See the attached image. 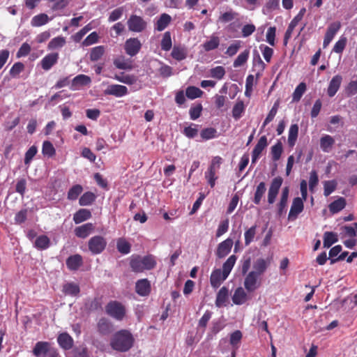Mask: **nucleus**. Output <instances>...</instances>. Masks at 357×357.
I'll return each mask as SVG.
<instances>
[{"label": "nucleus", "mask_w": 357, "mask_h": 357, "mask_svg": "<svg viewBox=\"0 0 357 357\" xmlns=\"http://www.w3.org/2000/svg\"><path fill=\"white\" fill-rule=\"evenodd\" d=\"M304 208L303 199L301 197H295L289 213L288 218L289 220L296 219Z\"/></svg>", "instance_id": "nucleus-11"}, {"label": "nucleus", "mask_w": 357, "mask_h": 357, "mask_svg": "<svg viewBox=\"0 0 357 357\" xmlns=\"http://www.w3.org/2000/svg\"><path fill=\"white\" fill-rule=\"evenodd\" d=\"M249 55L250 50L248 49L245 50L243 52L239 54L236 59L234 60L233 66L234 68H238L243 66L247 62L249 58Z\"/></svg>", "instance_id": "nucleus-43"}, {"label": "nucleus", "mask_w": 357, "mask_h": 357, "mask_svg": "<svg viewBox=\"0 0 357 357\" xmlns=\"http://www.w3.org/2000/svg\"><path fill=\"white\" fill-rule=\"evenodd\" d=\"M248 300V295L242 287H238L232 296V301L236 305H242Z\"/></svg>", "instance_id": "nucleus-25"}, {"label": "nucleus", "mask_w": 357, "mask_h": 357, "mask_svg": "<svg viewBox=\"0 0 357 357\" xmlns=\"http://www.w3.org/2000/svg\"><path fill=\"white\" fill-rule=\"evenodd\" d=\"M57 342L62 349L69 350L73 347L74 341L68 333L64 332L58 335Z\"/></svg>", "instance_id": "nucleus-19"}, {"label": "nucleus", "mask_w": 357, "mask_h": 357, "mask_svg": "<svg viewBox=\"0 0 357 357\" xmlns=\"http://www.w3.org/2000/svg\"><path fill=\"white\" fill-rule=\"evenodd\" d=\"M114 78L122 83L132 85L137 82V77L134 75H126L124 73H121L119 75H115Z\"/></svg>", "instance_id": "nucleus-36"}, {"label": "nucleus", "mask_w": 357, "mask_h": 357, "mask_svg": "<svg viewBox=\"0 0 357 357\" xmlns=\"http://www.w3.org/2000/svg\"><path fill=\"white\" fill-rule=\"evenodd\" d=\"M127 25L130 31L141 33L146 30L147 22L142 17L132 14L128 18Z\"/></svg>", "instance_id": "nucleus-5"}, {"label": "nucleus", "mask_w": 357, "mask_h": 357, "mask_svg": "<svg viewBox=\"0 0 357 357\" xmlns=\"http://www.w3.org/2000/svg\"><path fill=\"white\" fill-rule=\"evenodd\" d=\"M50 347L51 344L50 342L40 341L35 344L32 352L36 356H40L41 355L44 356Z\"/></svg>", "instance_id": "nucleus-26"}, {"label": "nucleus", "mask_w": 357, "mask_h": 357, "mask_svg": "<svg viewBox=\"0 0 357 357\" xmlns=\"http://www.w3.org/2000/svg\"><path fill=\"white\" fill-rule=\"evenodd\" d=\"M160 45L162 50L166 52L170 50L172 46V43L169 31H166L164 33Z\"/></svg>", "instance_id": "nucleus-55"}, {"label": "nucleus", "mask_w": 357, "mask_h": 357, "mask_svg": "<svg viewBox=\"0 0 357 357\" xmlns=\"http://www.w3.org/2000/svg\"><path fill=\"white\" fill-rule=\"evenodd\" d=\"M42 153L45 156H47L48 158H52L56 154V150L51 142H43L42 146Z\"/></svg>", "instance_id": "nucleus-45"}, {"label": "nucleus", "mask_w": 357, "mask_h": 357, "mask_svg": "<svg viewBox=\"0 0 357 357\" xmlns=\"http://www.w3.org/2000/svg\"><path fill=\"white\" fill-rule=\"evenodd\" d=\"M156 266V261L152 255L141 257L132 255L130 260V266L133 272L142 273L145 270H151Z\"/></svg>", "instance_id": "nucleus-2"}, {"label": "nucleus", "mask_w": 357, "mask_h": 357, "mask_svg": "<svg viewBox=\"0 0 357 357\" xmlns=\"http://www.w3.org/2000/svg\"><path fill=\"white\" fill-rule=\"evenodd\" d=\"M269 262L264 259H257L253 264V270L252 273L261 276L267 269Z\"/></svg>", "instance_id": "nucleus-21"}, {"label": "nucleus", "mask_w": 357, "mask_h": 357, "mask_svg": "<svg viewBox=\"0 0 357 357\" xmlns=\"http://www.w3.org/2000/svg\"><path fill=\"white\" fill-rule=\"evenodd\" d=\"M134 338L127 330L117 331L112 337L111 347L117 351L125 352L128 351L133 345Z\"/></svg>", "instance_id": "nucleus-1"}, {"label": "nucleus", "mask_w": 357, "mask_h": 357, "mask_svg": "<svg viewBox=\"0 0 357 357\" xmlns=\"http://www.w3.org/2000/svg\"><path fill=\"white\" fill-rule=\"evenodd\" d=\"M233 245L232 239L228 238L221 242L217 248L216 255L218 258L221 259L226 257L231 251Z\"/></svg>", "instance_id": "nucleus-16"}, {"label": "nucleus", "mask_w": 357, "mask_h": 357, "mask_svg": "<svg viewBox=\"0 0 357 357\" xmlns=\"http://www.w3.org/2000/svg\"><path fill=\"white\" fill-rule=\"evenodd\" d=\"M245 110V106L243 101H238L232 109V116L235 119H238L241 117L243 112Z\"/></svg>", "instance_id": "nucleus-56"}, {"label": "nucleus", "mask_w": 357, "mask_h": 357, "mask_svg": "<svg viewBox=\"0 0 357 357\" xmlns=\"http://www.w3.org/2000/svg\"><path fill=\"white\" fill-rule=\"evenodd\" d=\"M66 44V39L63 36H57L52 38L48 43L47 48L50 50L61 48Z\"/></svg>", "instance_id": "nucleus-41"}, {"label": "nucleus", "mask_w": 357, "mask_h": 357, "mask_svg": "<svg viewBox=\"0 0 357 357\" xmlns=\"http://www.w3.org/2000/svg\"><path fill=\"white\" fill-rule=\"evenodd\" d=\"M347 43V39L344 36H341L340 39L335 43L333 51L337 54H342L344 51Z\"/></svg>", "instance_id": "nucleus-57"}, {"label": "nucleus", "mask_w": 357, "mask_h": 357, "mask_svg": "<svg viewBox=\"0 0 357 357\" xmlns=\"http://www.w3.org/2000/svg\"><path fill=\"white\" fill-rule=\"evenodd\" d=\"M220 38L215 34H212L208 40L202 44V47L206 52H210L217 49L220 45Z\"/></svg>", "instance_id": "nucleus-23"}, {"label": "nucleus", "mask_w": 357, "mask_h": 357, "mask_svg": "<svg viewBox=\"0 0 357 357\" xmlns=\"http://www.w3.org/2000/svg\"><path fill=\"white\" fill-rule=\"evenodd\" d=\"M171 20L172 18L168 14H162L155 23V29L158 31H163L169 25Z\"/></svg>", "instance_id": "nucleus-31"}, {"label": "nucleus", "mask_w": 357, "mask_h": 357, "mask_svg": "<svg viewBox=\"0 0 357 357\" xmlns=\"http://www.w3.org/2000/svg\"><path fill=\"white\" fill-rule=\"evenodd\" d=\"M338 241L337 235L332 231H326L324 234V247L330 248Z\"/></svg>", "instance_id": "nucleus-44"}, {"label": "nucleus", "mask_w": 357, "mask_h": 357, "mask_svg": "<svg viewBox=\"0 0 357 357\" xmlns=\"http://www.w3.org/2000/svg\"><path fill=\"white\" fill-rule=\"evenodd\" d=\"M257 225L252 226L244 233L245 245H249L253 241L256 235Z\"/></svg>", "instance_id": "nucleus-54"}, {"label": "nucleus", "mask_w": 357, "mask_h": 357, "mask_svg": "<svg viewBox=\"0 0 357 357\" xmlns=\"http://www.w3.org/2000/svg\"><path fill=\"white\" fill-rule=\"evenodd\" d=\"M228 297V289L225 287H222L217 294L215 305L218 307H222L227 301Z\"/></svg>", "instance_id": "nucleus-37"}, {"label": "nucleus", "mask_w": 357, "mask_h": 357, "mask_svg": "<svg viewBox=\"0 0 357 357\" xmlns=\"http://www.w3.org/2000/svg\"><path fill=\"white\" fill-rule=\"evenodd\" d=\"M346 204V199L344 197H339L329 204V211L332 213H337L344 208Z\"/></svg>", "instance_id": "nucleus-30"}, {"label": "nucleus", "mask_w": 357, "mask_h": 357, "mask_svg": "<svg viewBox=\"0 0 357 357\" xmlns=\"http://www.w3.org/2000/svg\"><path fill=\"white\" fill-rule=\"evenodd\" d=\"M96 198L93 192H86L80 197L79 204L80 206H89L95 202Z\"/></svg>", "instance_id": "nucleus-42"}, {"label": "nucleus", "mask_w": 357, "mask_h": 357, "mask_svg": "<svg viewBox=\"0 0 357 357\" xmlns=\"http://www.w3.org/2000/svg\"><path fill=\"white\" fill-rule=\"evenodd\" d=\"M259 49L266 61L269 63L273 54V50L264 44L259 45Z\"/></svg>", "instance_id": "nucleus-59"}, {"label": "nucleus", "mask_w": 357, "mask_h": 357, "mask_svg": "<svg viewBox=\"0 0 357 357\" xmlns=\"http://www.w3.org/2000/svg\"><path fill=\"white\" fill-rule=\"evenodd\" d=\"M59 58L57 52L47 54L40 61L42 68L46 71L50 70L58 62Z\"/></svg>", "instance_id": "nucleus-15"}, {"label": "nucleus", "mask_w": 357, "mask_h": 357, "mask_svg": "<svg viewBox=\"0 0 357 357\" xmlns=\"http://www.w3.org/2000/svg\"><path fill=\"white\" fill-rule=\"evenodd\" d=\"M82 191V186L79 184H76L69 189L67 197L69 200H76Z\"/></svg>", "instance_id": "nucleus-47"}, {"label": "nucleus", "mask_w": 357, "mask_h": 357, "mask_svg": "<svg viewBox=\"0 0 357 357\" xmlns=\"http://www.w3.org/2000/svg\"><path fill=\"white\" fill-rule=\"evenodd\" d=\"M337 187V182L335 180L326 181L324 183V195L326 197L329 196Z\"/></svg>", "instance_id": "nucleus-58"}, {"label": "nucleus", "mask_w": 357, "mask_h": 357, "mask_svg": "<svg viewBox=\"0 0 357 357\" xmlns=\"http://www.w3.org/2000/svg\"><path fill=\"white\" fill-rule=\"evenodd\" d=\"M342 82V77L340 75H336L329 82L327 94L329 97H333L338 91Z\"/></svg>", "instance_id": "nucleus-17"}, {"label": "nucleus", "mask_w": 357, "mask_h": 357, "mask_svg": "<svg viewBox=\"0 0 357 357\" xmlns=\"http://www.w3.org/2000/svg\"><path fill=\"white\" fill-rule=\"evenodd\" d=\"M345 93L348 97L357 94V80H352L349 82L345 88Z\"/></svg>", "instance_id": "nucleus-64"}, {"label": "nucleus", "mask_w": 357, "mask_h": 357, "mask_svg": "<svg viewBox=\"0 0 357 357\" xmlns=\"http://www.w3.org/2000/svg\"><path fill=\"white\" fill-rule=\"evenodd\" d=\"M105 312L116 321H122L126 315V306L118 301H110L105 305Z\"/></svg>", "instance_id": "nucleus-3"}, {"label": "nucleus", "mask_w": 357, "mask_h": 357, "mask_svg": "<svg viewBox=\"0 0 357 357\" xmlns=\"http://www.w3.org/2000/svg\"><path fill=\"white\" fill-rule=\"evenodd\" d=\"M171 56L176 61H183L187 57V50L183 47L174 45Z\"/></svg>", "instance_id": "nucleus-32"}, {"label": "nucleus", "mask_w": 357, "mask_h": 357, "mask_svg": "<svg viewBox=\"0 0 357 357\" xmlns=\"http://www.w3.org/2000/svg\"><path fill=\"white\" fill-rule=\"evenodd\" d=\"M113 63L114 66L120 70H131L132 68L131 61L126 59L123 56L114 59Z\"/></svg>", "instance_id": "nucleus-27"}, {"label": "nucleus", "mask_w": 357, "mask_h": 357, "mask_svg": "<svg viewBox=\"0 0 357 357\" xmlns=\"http://www.w3.org/2000/svg\"><path fill=\"white\" fill-rule=\"evenodd\" d=\"M335 143L334 139L328 135L323 136L320 139V147L324 152H328Z\"/></svg>", "instance_id": "nucleus-38"}, {"label": "nucleus", "mask_w": 357, "mask_h": 357, "mask_svg": "<svg viewBox=\"0 0 357 357\" xmlns=\"http://www.w3.org/2000/svg\"><path fill=\"white\" fill-rule=\"evenodd\" d=\"M116 248L120 253L127 255L130 252L131 245L125 238H119L117 240Z\"/></svg>", "instance_id": "nucleus-39"}, {"label": "nucleus", "mask_w": 357, "mask_h": 357, "mask_svg": "<svg viewBox=\"0 0 357 357\" xmlns=\"http://www.w3.org/2000/svg\"><path fill=\"white\" fill-rule=\"evenodd\" d=\"M237 257L236 255H231L226 261L222 265V275H224L225 278H227L229 273H231L234 266L236 264Z\"/></svg>", "instance_id": "nucleus-29"}, {"label": "nucleus", "mask_w": 357, "mask_h": 357, "mask_svg": "<svg viewBox=\"0 0 357 357\" xmlns=\"http://www.w3.org/2000/svg\"><path fill=\"white\" fill-rule=\"evenodd\" d=\"M282 182L283 179L281 176H277L272 180L268 190L267 200L269 204L275 202Z\"/></svg>", "instance_id": "nucleus-6"}, {"label": "nucleus", "mask_w": 357, "mask_h": 357, "mask_svg": "<svg viewBox=\"0 0 357 357\" xmlns=\"http://www.w3.org/2000/svg\"><path fill=\"white\" fill-rule=\"evenodd\" d=\"M105 54V47L102 45L96 46L91 49L90 59L92 61H98Z\"/></svg>", "instance_id": "nucleus-46"}, {"label": "nucleus", "mask_w": 357, "mask_h": 357, "mask_svg": "<svg viewBox=\"0 0 357 357\" xmlns=\"http://www.w3.org/2000/svg\"><path fill=\"white\" fill-rule=\"evenodd\" d=\"M24 70V65L22 62H16L11 67L9 73L12 77H17Z\"/></svg>", "instance_id": "nucleus-61"}, {"label": "nucleus", "mask_w": 357, "mask_h": 357, "mask_svg": "<svg viewBox=\"0 0 357 357\" xmlns=\"http://www.w3.org/2000/svg\"><path fill=\"white\" fill-rule=\"evenodd\" d=\"M210 72L211 76L218 79H222L225 75V68L221 66L211 68Z\"/></svg>", "instance_id": "nucleus-60"}, {"label": "nucleus", "mask_w": 357, "mask_h": 357, "mask_svg": "<svg viewBox=\"0 0 357 357\" xmlns=\"http://www.w3.org/2000/svg\"><path fill=\"white\" fill-rule=\"evenodd\" d=\"M50 245V240L46 235L38 236L35 241L34 246L38 250H43L47 249Z\"/></svg>", "instance_id": "nucleus-35"}, {"label": "nucleus", "mask_w": 357, "mask_h": 357, "mask_svg": "<svg viewBox=\"0 0 357 357\" xmlns=\"http://www.w3.org/2000/svg\"><path fill=\"white\" fill-rule=\"evenodd\" d=\"M218 171L215 169H212L211 168H208L207 171L205 172L204 176L207 181L208 184L210 185L211 188H214L215 185V181L218 179V176H216V173Z\"/></svg>", "instance_id": "nucleus-50"}, {"label": "nucleus", "mask_w": 357, "mask_h": 357, "mask_svg": "<svg viewBox=\"0 0 357 357\" xmlns=\"http://www.w3.org/2000/svg\"><path fill=\"white\" fill-rule=\"evenodd\" d=\"M267 145H268V142H267L266 136H265V135L261 136L259 138V139L258 140L257 144L255 145V148L252 150V163L256 162V161L259 159L261 152L267 146Z\"/></svg>", "instance_id": "nucleus-14"}, {"label": "nucleus", "mask_w": 357, "mask_h": 357, "mask_svg": "<svg viewBox=\"0 0 357 357\" xmlns=\"http://www.w3.org/2000/svg\"><path fill=\"white\" fill-rule=\"evenodd\" d=\"M198 126L196 124H191V126L185 127L183 130V133L188 138L192 139L197 136L198 133Z\"/></svg>", "instance_id": "nucleus-63"}, {"label": "nucleus", "mask_w": 357, "mask_h": 357, "mask_svg": "<svg viewBox=\"0 0 357 357\" xmlns=\"http://www.w3.org/2000/svg\"><path fill=\"white\" fill-rule=\"evenodd\" d=\"M261 284L260 276L254 273L249 272L244 280V287L249 292H252L259 287Z\"/></svg>", "instance_id": "nucleus-8"}, {"label": "nucleus", "mask_w": 357, "mask_h": 357, "mask_svg": "<svg viewBox=\"0 0 357 357\" xmlns=\"http://www.w3.org/2000/svg\"><path fill=\"white\" fill-rule=\"evenodd\" d=\"M91 218V212L86 208L79 209L73 215V221L75 224L82 223Z\"/></svg>", "instance_id": "nucleus-22"}, {"label": "nucleus", "mask_w": 357, "mask_h": 357, "mask_svg": "<svg viewBox=\"0 0 357 357\" xmlns=\"http://www.w3.org/2000/svg\"><path fill=\"white\" fill-rule=\"evenodd\" d=\"M238 15L239 14L237 12L229 9L219 16L218 21L221 23H227L237 18Z\"/></svg>", "instance_id": "nucleus-40"}, {"label": "nucleus", "mask_w": 357, "mask_h": 357, "mask_svg": "<svg viewBox=\"0 0 357 357\" xmlns=\"http://www.w3.org/2000/svg\"><path fill=\"white\" fill-rule=\"evenodd\" d=\"M97 331L102 336L110 335L114 331L112 323L105 317L100 318L97 323Z\"/></svg>", "instance_id": "nucleus-9"}, {"label": "nucleus", "mask_w": 357, "mask_h": 357, "mask_svg": "<svg viewBox=\"0 0 357 357\" xmlns=\"http://www.w3.org/2000/svg\"><path fill=\"white\" fill-rule=\"evenodd\" d=\"M266 191V183L264 182H260L258 185L256 187L253 202L258 205L261 203V201L264 196V194Z\"/></svg>", "instance_id": "nucleus-28"}, {"label": "nucleus", "mask_w": 357, "mask_h": 357, "mask_svg": "<svg viewBox=\"0 0 357 357\" xmlns=\"http://www.w3.org/2000/svg\"><path fill=\"white\" fill-rule=\"evenodd\" d=\"M227 278H225L222 275V272L220 269L214 270L210 277V282L213 287L218 288L222 283V281L226 280Z\"/></svg>", "instance_id": "nucleus-24"}, {"label": "nucleus", "mask_w": 357, "mask_h": 357, "mask_svg": "<svg viewBox=\"0 0 357 357\" xmlns=\"http://www.w3.org/2000/svg\"><path fill=\"white\" fill-rule=\"evenodd\" d=\"M283 149L282 142L278 141L275 145L271 147V153L273 161H278L280 160L282 153Z\"/></svg>", "instance_id": "nucleus-52"}, {"label": "nucleus", "mask_w": 357, "mask_h": 357, "mask_svg": "<svg viewBox=\"0 0 357 357\" xmlns=\"http://www.w3.org/2000/svg\"><path fill=\"white\" fill-rule=\"evenodd\" d=\"M91 82L90 77L80 74L75 77L70 85V89L72 91L79 90L81 87L89 85Z\"/></svg>", "instance_id": "nucleus-13"}, {"label": "nucleus", "mask_w": 357, "mask_h": 357, "mask_svg": "<svg viewBox=\"0 0 357 357\" xmlns=\"http://www.w3.org/2000/svg\"><path fill=\"white\" fill-rule=\"evenodd\" d=\"M63 291L66 295L77 296L80 292V289L78 284L74 282H68L63 285Z\"/></svg>", "instance_id": "nucleus-33"}, {"label": "nucleus", "mask_w": 357, "mask_h": 357, "mask_svg": "<svg viewBox=\"0 0 357 357\" xmlns=\"http://www.w3.org/2000/svg\"><path fill=\"white\" fill-rule=\"evenodd\" d=\"M49 17L47 15L41 13L34 16L31 22L33 26H41L48 22Z\"/></svg>", "instance_id": "nucleus-48"}, {"label": "nucleus", "mask_w": 357, "mask_h": 357, "mask_svg": "<svg viewBox=\"0 0 357 357\" xmlns=\"http://www.w3.org/2000/svg\"><path fill=\"white\" fill-rule=\"evenodd\" d=\"M151 286L149 280L146 278L139 280L135 284V291L141 296H147L150 294Z\"/></svg>", "instance_id": "nucleus-10"}, {"label": "nucleus", "mask_w": 357, "mask_h": 357, "mask_svg": "<svg viewBox=\"0 0 357 357\" xmlns=\"http://www.w3.org/2000/svg\"><path fill=\"white\" fill-rule=\"evenodd\" d=\"M128 93L126 86L119 84H112L105 91V94L122 97Z\"/></svg>", "instance_id": "nucleus-18"}, {"label": "nucleus", "mask_w": 357, "mask_h": 357, "mask_svg": "<svg viewBox=\"0 0 357 357\" xmlns=\"http://www.w3.org/2000/svg\"><path fill=\"white\" fill-rule=\"evenodd\" d=\"M203 91L196 86H190L185 90L186 96L192 100L201 97Z\"/></svg>", "instance_id": "nucleus-53"}, {"label": "nucleus", "mask_w": 357, "mask_h": 357, "mask_svg": "<svg viewBox=\"0 0 357 357\" xmlns=\"http://www.w3.org/2000/svg\"><path fill=\"white\" fill-rule=\"evenodd\" d=\"M94 225L91 222H88L75 227L74 233L77 238L84 239L94 231Z\"/></svg>", "instance_id": "nucleus-12"}, {"label": "nucleus", "mask_w": 357, "mask_h": 357, "mask_svg": "<svg viewBox=\"0 0 357 357\" xmlns=\"http://www.w3.org/2000/svg\"><path fill=\"white\" fill-rule=\"evenodd\" d=\"M241 42L240 40H235L227 49L225 54L229 56H234L241 47Z\"/></svg>", "instance_id": "nucleus-62"}, {"label": "nucleus", "mask_w": 357, "mask_h": 357, "mask_svg": "<svg viewBox=\"0 0 357 357\" xmlns=\"http://www.w3.org/2000/svg\"><path fill=\"white\" fill-rule=\"evenodd\" d=\"M306 91V84L305 82H301L295 89L292 94V100L294 102H298Z\"/></svg>", "instance_id": "nucleus-49"}, {"label": "nucleus", "mask_w": 357, "mask_h": 357, "mask_svg": "<svg viewBox=\"0 0 357 357\" xmlns=\"http://www.w3.org/2000/svg\"><path fill=\"white\" fill-rule=\"evenodd\" d=\"M217 130L214 128H204L201 132L200 136L202 140H209L218 137Z\"/></svg>", "instance_id": "nucleus-51"}, {"label": "nucleus", "mask_w": 357, "mask_h": 357, "mask_svg": "<svg viewBox=\"0 0 357 357\" xmlns=\"http://www.w3.org/2000/svg\"><path fill=\"white\" fill-rule=\"evenodd\" d=\"M298 135V126L297 124L291 125L289 130L288 145L289 147H294L296 144Z\"/></svg>", "instance_id": "nucleus-34"}, {"label": "nucleus", "mask_w": 357, "mask_h": 357, "mask_svg": "<svg viewBox=\"0 0 357 357\" xmlns=\"http://www.w3.org/2000/svg\"><path fill=\"white\" fill-rule=\"evenodd\" d=\"M83 260L80 255L76 254L70 256L66 259V266L70 271H77L82 265Z\"/></svg>", "instance_id": "nucleus-20"}, {"label": "nucleus", "mask_w": 357, "mask_h": 357, "mask_svg": "<svg viewBox=\"0 0 357 357\" xmlns=\"http://www.w3.org/2000/svg\"><path fill=\"white\" fill-rule=\"evenodd\" d=\"M107 240L102 236L96 235L88 241V248L93 255L101 254L106 248Z\"/></svg>", "instance_id": "nucleus-4"}, {"label": "nucleus", "mask_w": 357, "mask_h": 357, "mask_svg": "<svg viewBox=\"0 0 357 357\" xmlns=\"http://www.w3.org/2000/svg\"><path fill=\"white\" fill-rule=\"evenodd\" d=\"M142 48V43L137 38H130L127 39L124 44L126 53L130 56L137 55Z\"/></svg>", "instance_id": "nucleus-7"}]
</instances>
